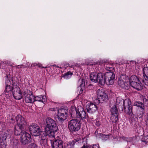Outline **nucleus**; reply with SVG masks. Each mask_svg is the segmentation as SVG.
Here are the masks:
<instances>
[{
    "label": "nucleus",
    "mask_w": 148,
    "mask_h": 148,
    "mask_svg": "<svg viewBox=\"0 0 148 148\" xmlns=\"http://www.w3.org/2000/svg\"><path fill=\"white\" fill-rule=\"evenodd\" d=\"M128 80L129 81L128 83L129 85L130 84L132 87L138 90H139L141 89V83L136 76H132L130 78L129 77V80Z\"/></svg>",
    "instance_id": "4"
},
{
    "label": "nucleus",
    "mask_w": 148,
    "mask_h": 148,
    "mask_svg": "<svg viewBox=\"0 0 148 148\" xmlns=\"http://www.w3.org/2000/svg\"><path fill=\"white\" fill-rule=\"evenodd\" d=\"M10 137L8 132H7L0 135V148H5V145L3 142L7 138H9Z\"/></svg>",
    "instance_id": "12"
},
{
    "label": "nucleus",
    "mask_w": 148,
    "mask_h": 148,
    "mask_svg": "<svg viewBox=\"0 0 148 148\" xmlns=\"http://www.w3.org/2000/svg\"><path fill=\"white\" fill-rule=\"evenodd\" d=\"M143 100L144 102H146L148 101V99L145 98H143Z\"/></svg>",
    "instance_id": "39"
},
{
    "label": "nucleus",
    "mask_w": 148,
    "mask_h": 148,
    "mask_svg": "<svg viewBox=\"0 0 148 148\" xmlns=\"http://www.w3.org/2000/svg\"><path fill=\"white\" fill-rule=\"evenodd\" d=\"M1 124V123H0V125Z\"/></svg>",
    "instance_id": "46"
},
{
    "label": "nucleus",
    "mask_w": 148,
    "mask_h": 148,
    "mask_svg": "<svg viewBox=\"0 0 148 148\" xmlns=\"http://www.w3.org/2000/svg\"><path fill=\"white\" fill-rule=\"evenodd\" d=\"M106 67L107 70L108 69V68H109V69H110V68H111V67H108L107 66H106Z\"/></svg>",
    "instance_id": "42"
},
{
    "label": "nucleus",
    "mask_w": 148,
    "mask_h": 148,
    "mask_svg": "<svg viewBox=\"0 0 148 148\" xmlns=\"http://www.w3.org/2000/svg\"><path fill=\"white\" fill-rule=\"evenodd\" d=\"M53 147V148H63V143L62 140L58 139L54 141Z\"/></svg>",
    "instance_id": "18"
},
{
    "label": "nucleus",
    "mask_w": 148,
    "mask_h": 148,
    "mask_svg": "<svg viewBox=\"0 0 148 148\" xmlns=\"http://www.w3.org/2000/svg\"><path fill=\"white\" fill-rule=\"evenodd\" d=\"M15 117L14 116L12 115V116H9V117L8 118V119L10 120L11 121V123H13V121L14 119H15Z\"/></svg>",
    "instance_id": "35"
},
{
    "label": "nucleus",
    "mask_w": 148,
    "mask_h": 148,
    "mask_svg": "<svg viewBox=\"0 0 148 148\" xmlns=\"http://www.w3.org/2000/svg\"><path fill=\"white\" fill-rule=\"evenodd\" d=\"M18 69L19 68H21V66L20 65H18L16 66Z\"/></svg>",
    "instance_id": "41"
},
{
    "label": "nucleus",
    "mask_w": 148,
    "mask_h": 148,
    "mask_svg": "<svg viewBox=\"0 0 148 148\" xmlns=\"http://www.w3.org/2000/svg\"><path fill=\"white\" fill-rule=\"evenodd\" d=\"M142 82L146 85H148V77L147 76L146 77V78H145V79H143L142 80Z\"/></svg>",
    "instance_id": "33"
},
{
    "label": "nucleus",
    "mask_w": 148,
    "mask_h": 148,
    "mask_svg": "<svg viewBox=\"0 0 148 148\" xmlns=\"http://www.w3.org/2000/svg\"><path fill=\"white\" fill-rule=\"evenodd\" d=\"M23 129H20L19 128L18 126H16L14 130V134L16 135H19L20 133H21V132H23L22 131V130Z\"/></svg>",
    "instance_id": "25"
},
{
    "label": "nucleus",
    "mask_w": 148,
    "mask_h": 148,
    "mask_svg": "<svg viewBox=\"0 0 148 148\" xmlns=\"http://www.w3.org/2000/svg\"><path fill=\"white\" fill-rule=\"evenodd\" d=\"M13 92H19L20 91V88L18 86H16L14 88H13Z\"/></svg>",
    "instance_id": "32"
},
{
    "label": "nucleus",
    "mask_w": 148,
    "mask_h": 148,
    "mask_svg": "<svg viewBox=\"0 0 148 148\" xmlns=\"http://www.w3.org/2000/svg\"><path fill=\"white\" fill-rule=\"evenodd\" d=\"M13 88L10 86L9 85H7L5 88V90L6 92H13Z\"/></svg>",
    "instance_id": "31"
},
{
    "label": "nucleus",
    "mask_w": 148,
    "mask_h": 148,
    "mask_svg": "<svg viewBox=\"0 0 148 148\" xmlns=\"http://www.w3.org/2000/svg\"><path fill=\"white\" fill-rule=\"evenodd\" d=\"M57 116L58 120L60 121H63L67 117V114H63L61 112H57Z\"/></svg>",
    "instance_id": "20"
},
{
    "label": "nucleus",
    "mask_w": 148,
    "mask_h": 148,
    "mask_svg": "<svg viewBox=\"0 0 148 148\" xmlns=\"http://www.w3.org/2000/svg\"><path fill=\"white\" fill-rule=\"evenodd\" d=\"M31 134L33 136H37L40 134L41 131L40 127L36 124H32L29 127Z\"/></svg>",
    "instance_id": "8"
},
{
    "label": "nucleus",
    "mask_w": 148,
    "mask_h": 148,
    "mask_svg": "<svg viewBox=\"0 0 148 148\" xmlns=\"http://www.w3.org/2000/svg\"><path fill=\"white\" fill-rule=\"evenodd\" d=\"M68 127L71 132L79 130L81 127V124L79 121L76 119H73L68 122Z\"/></svg>",
    "instance_id": "5"
},
{
    "label": "nucleus",
    "mask_w": 148,
    "mask_h": 148,
    "mask_svg": "<svg viewBox=\"0 0 148 148\" xmlns=\"http://www.w3.org/2000/svg\"><path fill=\"white\" fill-rule=\"evenodd\" d=\"M77 116V118H81L82 119H85L86 117V112L84 108L81 106L78 107V112Z\"/></svg>",
    "instance_id": "14"
},
{
    "label": "nucleus",
    "mask_w": 148,
    "mask_h": 148,
    "mask_svg": "<svg viewBox=\"0 0 148 148\" xmlns=\"http://www.w3.org/2000/svg\"><path fill=\"white\" fill-rule=\"evenodd\" d=\"M17 126L20 129H23L26 122L25 118L21 115H18L16 118Z\"/></svg>",
    "instance_id": "10"
},
{
    "label": "nucleus",
    "mask_w": 148,
    "mask_h": 148,
    "mask_svg": "<svg viewBox=\"0 0 148 148\" xmlns=\"http://www.w3.org/2000/svg\"><path fill=\"white\" fill-rule=\"evenodd\" d=\"M143 73L144 77L145 75L146 77L147 76V75H148V67L146 65L144 66V68L143 69ZM145 78H146V77Z\"/></svg>",
    "instance_id": "28"
},
{
    "label": "nucleus",
    "mask_w": 148,
    "mask_h": 148,
    "mask_svg": "<svg viewBox=\"0 0 148 148\" xmlns=\"http://www.w3.org/2000/svg\"><path fill=\"white\" fill-rule=\"evenodd\" d=\"M13 96L15 99L19 100L22 98V93H13Z\"/></svg>",
    "instance_id": "26"
},
{
    "label": "nucleus",
    "mask_w": 148,
    "mask_h": 148,
    "mask_svg": "<svg viewBox=\"0 0 148 148\" xmlns=\"http://www.w3.org/2000/svg\"><path fill=\"white\" fill-rule=\"evenodd\" d=\"M42 68H47V67H46V66H45V67H43V66H42Z\"/></svg>",
    "instance_id": "43"
},
{
    "label": "nucleus",
    "mask_w": 148,
    "mask_h": 148,
    "mask_svg": "<svg viewBox=\"0 0 148 148\" xmlns=\"http://www.w3.org/2000/svg\"><path fill=\"white\" fill-rule=\"evenodd\" d=\"M42 139H44V140H45V138H43V139L42 138Z\"/></svg>",
    "instance_id": "45"
},
{
    "label": "nucleus",
    "mask_w": 148,
    "mask_h": 148,
    "mask_svg": "<svg viewBox=\"0 0 148 148\" xmlns=\"http://www.w3.org/2000/svg\"><path fill=\"white\" fill-rule=\"evenodd\" d=\"M38 65V64L37 63H34V64H33L32 65H31V66H37Z\"/></svg>",
    "instance_id": "40"
},
{
    "label": "nucleus",
    "mask_w": 148,
    "mask_h": 148,
    "mask_svg": "<svg viewBox=\"0 0 148 148\" xmlns=\"http://www.w3.org/2000/svg\"><path fill=\"white\" fill-rule=\"evenodd\" d=\"M50 110L51 111H56L63 114H67L68 113V109L66 106H63L60 109H58L57 108H51Z\"/></svg>",
    "instance_id": "17"
},
{
    "label": "nucleus",
    "mask_w": 148,
    "mask_h": 148,
    "mask_svg": "<svg viewBox=\"0 0 148 148\" xmlns=\"http://www.w3.org/2000/svg\"><path fill=\"white\" fill-rule=\"evenodd\" d=\"M13 145H16L18 141L16 140H13Z\"/></svg>",
    "instance_id": "38"
},
{
    "label": "nucleus",
    "mask_w": 148,
    "mask_h": 148,
    "mask_svg": "<svg viewBox=\"0 0 148 148\" xmlns=\"http://www.w3.org/2000/svg\"><path fill=\"white\" fill-rule=\"evenodd\" d=\"M128 80H129V77L128 76L122 75L119 79L118 84L123 89L128 90L130 87L128 84Z\"/></svg>",
    "instance_id": "7"
},
{
    "label": "nucleus",
    "mask_w": 148,
    "mask_h": 148,
    "mask_svg": "<svg viewBox=\"0 0 148 148\" xmlns=\"http://www.w3.org/2000/svg\"><path fill=\"white\" fill-rule=\"evenodd\" d=\"M46 126L44 131L45 136H48L51 138L54 137L55 132L58 129L57 125L55 121L50 118H48L46 119Z\"/></svg>",
    "instance_id": "1"
},
{
    "label": "nucleus",
    "mask_w": 148,
    "mask_h": 148,
    "mask_svg": "<svg viewBox=\"0 0 148 148\" xmlns=\"http://www.w3.org/2000/svg\"><path fill=\"white\" fill-rule=\"evenodd\" d=\"M98 99L96 101H98V103L106 102L108 99V96L107 93H102V94H98Z\"/></svg>",
    "instance_id": "13"
},
{
    "label": "nucleus",
    "mask_w": 148,
    "mask_h": 148,
    "mask_svg": "<svg viewBox=\"0 0 148 148\" xmlns=\"http://www.w3.org/2000/svg\"><path fill=\"white\" fill-rule=\"evenodd\" d=\"M118 114L111 115L110 120L113 123H116L118 120Z\"/></svg>",
    "instance_id": "24"
},
{
    "label": "nucleus",
    "mask_w": 148,
    "mask_h": 148,
    "mask_svg": "<svg viewBox=\"0 0 148 148\" xmlns=\"http://www.w3.org/2000/svg\"><path fill=\"white\" fill-rule=\"evenodd\" d=\"M75 143L74 140H72L68 142L67 143L68 148H73Z\"/></svg>",
    "instance_id": "29"
},
{
    "label": "nucleus",
    "mask_w": 148,
    "mask_h": 148,
    "mask_svg": "<svg viewBox=\"0 0 148 148\" xmlns=\"http://www.w3.org/2000/svg\"><path fill=\"white\" fill-rule=\"evenodd\" d=\"M38 65H38V66H39V67L40 66V65H41L40 64H38Z\"/></svg>",
    "instance_id": "44"
},
{
    "label": "nucleus",
    "mask_w": 148,
    "mask_h": 148,
    "mask_svg": "<svg viewBox=\"0 0 148 148\" xmlns=\"http://www.w3.org/2000/svg\"><path fill=\"white\" fill-rule=\"evenodd\" d=\"M99 146L98 144H95L93 145H87L86 146L84 145L82 148H99Z\"/></svg>",
    "instance_id": "27"
},
{
    "label": "nucleus",
    "mask_w": 148,
    "mask_h": 148,
    "mask_svg": "<svg viewBox=\"0 0 148 148\" xmlns=\"http://www.w3.org/2000/svg\"><path fill=\"white\" fill-rule=\"evenodd\" d=\"M70 113L71 116L73 118L76 117L78 112V108L77 110L76 109L75 106H72L70 110Z\"/></svg>",
    "instance_id": "21"
},
{
    "label": "nucleus",
    "mask_w": 148,
    "mask_h": 148,
    "mask_svg": "<svg viewBox=\"0 0 148 148\" xmlns=\"http://www.w3.org/2000/svg\"><path fill=\"white\" fill-rule=\"evenodd\" d=\"M95 125L98 126H99L100 125V123L99 121H97V120L95 121Z\"/></svg>",
    "instance_id": "37"
},
{
    "label": "nucleus",
    "mask_w": 148,
    "mask_h": 148,
    "mask_svg": "<svg viewBox=\"0 0 148 148\" xmlns=\"http://www.w3.org/2000/svg\"><path fill=\"white\" fill-rule=\"evenodd\" d=\"M47 101L46 96L45 95L34 96V101H39L42 103L45 102Z\"/></svg>",
    "instance_id": "19"
},
{
    "label": "nucleus",
    "mask_w": 148,
    "mask_h": 148,
    "mask_svg": "<svg viewBox=\"0 0 148 148\" xmlns=\"http://www.w3.org/2000/svg\"><path fill=\"white\" fill-rule=\"evenodd\" d=\"M28 148H37V146L35 144L32 143L28 145Z\"/></svg>",
    "instance_id": "34"
},
{
    "label": "nucleus",
    "mask_w": 148,
    "mask_h": 148,
    "mask_svg": "<svg viewBox=\"0 0 148 148\" xmlns=\"http://www.w3.org/2000/svg\"><path fill=\"white\" fill-rule=\"evenodd\" d=\"M25 100L26 103H31L34 101V95L33 93H24Z\"/></svg>",
    "instance_id": "15"
},
{
    "label": "nucleus",
    "mask_w": 148,
    "mask_h": 148,
    "mask_svg": "<svg viewBox=\"0 0 148 148\" xmlns=\"http://www.w3.org/2000/svg\"><path fill=\"white\" fill-rule=\"evenodd\" d=\"M90 79L92 82H98L101 85H104L106 83L105 75L101 73L97 74L95 72L92 73L90 75Z\"/></svg>",
    "instance_id": "2"
},
{
    "label": "nucleus",
    "mask_w": 148,
    "mask_h": 148,
    "mask_svg": "<svg viewBox=\"0 0 148 148\" xmlns=\"http://www.w3.org/2000/svg\"><path fill=\"white\" fill-rule=\"evenodd\" d=\"M86 104L87 111L89 113L94 112L97 110V106L92 103H90L89 102H86Z\"/></svg>",
    "instance_id": "11"
},
{
    "label": "nucleus",
    "mask_w": 148,
    "mask_h": 148,
    "mask_svg": "<svg viewBox=\"0 0 148 148\" xmlns=\"http://www.w3.org/2000/svg\"><path fill=\"white\" fill-rule=\"evenodd\" d=\"M134 106H136L137 107H139L141 109V111L139 114V113L137 114V115L139 117H141L143 114V110L144 109V106L143 103L139 101H136L134 102Z\"/></svg>",
    "instance_id": "16"
},
{
    "label": "nucleus",
    "mask_w": 148,
    "mask_h": 148,
    "mask_svg": "<svg viewBox=\"0 0 148 148\" xmlns=\"http://www.w3.org/2000/svg\"><path fill=\"white\" fill-rule=\"evenodd\" d=\"M123 102V108L126 113L130 114L132 112V107L131 106V101L128 99H126L124 101L121 97H118L116 99V103L119 105Z\"/></svg>",
    "instance_id": "3"
},
{
    "label": "nucleus",
    "mask_w": 148,
    "mask_h": 148,
    "mask_svg": "<svg viewBox=\"0 0 148 148\" xmlns=\"http://www.w3.org/2000/svg\"><path fill=\"white\" fill-rule=\"evenodd\" d=\"M106 83L107 85H111L114 82L115 75L113 73L110 72H108L105 74Z\"/></svg>",
    "instance_id": "9"
},
{
    "label": "nucleus",
    "mask_w": 148,
    "mask_h": 148,
    "mask_svg": "<svg viewBox=\"0 0 148 148\" xmlns=\"http://www.w3.org/2000/svg\"><path fill=\"white\" fill-rule=\"evenodd\" d=\"M85 86V80L83 79H81V83L80 84V86L78 88L79 89L80 92H83L85 88L84 87Z\"/></svg>",
    "instance_id": "23"
},
{
    "label": "nucleus",
    "mask_w": 148,
    "mask_h": 148,
    "mask_svg": "<svg viewBox=\"0 0 148 148\" xmlns=\"http://www.w3.org/2000/svg\"><path fill=\"white\" fill-rule=\"evenodd\" d=\"M111 115L118 114V110L115 105L113 106L110 108Z\"/></svg>",
    "instance_id": "22"
},
{
    "label": "nucleus",
    "mask_w": 148,
    "mask_h": 148,
    "mask_svg": "<svg viewBox=\"0 0 148 148\" xmlns=\"http://www.w3.org/2000/svg\"><path fill=\"white\" fill-rule=\"evenodd\" d=\"M73 74L70 71H69L64 74L63 76V77L66 79H68L70 78L69 75H72Z\"/></svg>",
    "instance_id": "30"
},
{
    "label": "nucleus",
    "mask_w": 148,
    "mask_h": 148,
    "mask_svg": "<svg viewBox=\"0 0 148 148\" xmlns=\"http://www.w3.org/2000/svg\"><path fill=\"white\" fill-rule=\"evenodd\" d=\"M19 140L22 145H26L31 142L32 139L31 135L29 133L23 131L21 134Z\"/></svg>",
    "instance_id": "6"
},
{
    "label": "nucleus",
    "mask_w": 148,
    "mask_h": 148,
    "mask_svg": "<svg viewBox=\"0 0 148 148\" xmlns=\"http://www.w3.org/2000/svg\"><path fill=\"white\" fill-rule=\"evenodd\" d=\"M104 90L103 88L100 87L97 90V92H103Z\"/></svg>",
    "instance_id": "36"
}]
</instances>
